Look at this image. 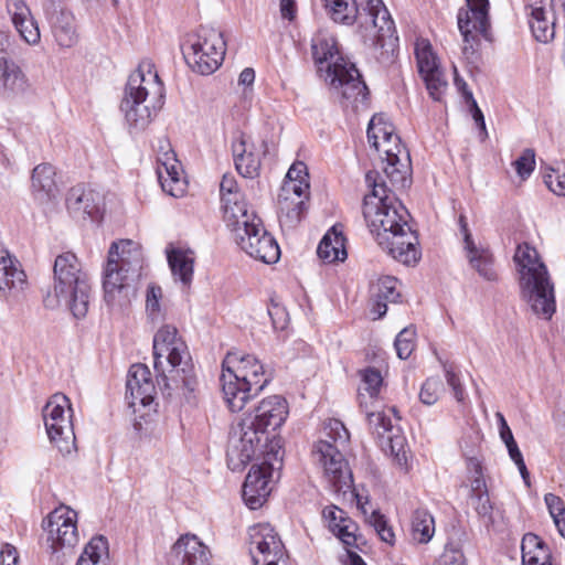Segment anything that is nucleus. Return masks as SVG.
I'll use <instances>...</instances> for the list:
<instances>
[{"label": "nucleus", "mask_w": 565, "mask_h": 565, "mask_svg": "<svg viewBox=\"0 0 565 565\" xmlns=\"http://www.w3.org/2000/svg\"><path fill=\"white\" fill-rule=\"evenodd\" d=\"M327 81L337 89H340L342 97L347 100L363 102L367 95V87L361 79V74L354 64L344 58H338L329 66Z\"/></svg>", "instance_id": "aec40b11"}, {"label": "nucleus", "mask_w": 565, "mask_h": 565, "mask_svg": "<svg viewBox=\"0 0 565 565\" xmlns=\"http://www.w3.org/2000/svg\"><path fill=\"white\" fill-rule=\"evenodd\" d=\"M269 381L270 375L253 354L228 352L222 362L220 382L224 399L232 412H241Z\"/></svg>", "instance_id": "39448f33"}, {"label": "nucleus", "mask_w": 565, "mask_h": 565, "mask_svg": "<svg viewBox=\"0 0 565 565\" xmlns=\"http://www.w3.org/2000/svg\"><path fill=\"white\" fill-rule=\"evenodd\" d=\"M150 93L162 98L163 84L154 64L150 60H145L129 75L120 103V110L124 113L130 132L142 131L151 122L156 108L147 104V97Z\"/></svg>", "instance_id": "6e6552de"}, {"label": "nucleus", "mask_w": 565, "mask_h": 565, "mask_svg": "<svg viewBox=\"0 0 565 565\" xmlns=\"http://www.w3.org/2000/svg\"><path fill=\"white\" fill-rule=\"evenodd\" d=\"M279 221L282 226L295 228L301 221L307 204L305 200H295L291 195L279 194Z\"/></svg>", "instance_id": "e433bc0d"}, {"label": "nucleus", "mask_w": 565, "mask_h": 565, "mask_svg": "<svg viewBox=\"0 0 565 565\" xmlns=\"http://www.w3.org/2000/svg\"><path fill=\"white\" fill-rule=\"evenodd\" d=\"M71 412L70 399L62 393L51 396L42 411L47 436L61 451H70L75 440Z\"/></svg>", "instance_id": "9b49d317"}, {"label": "nucleus", "mask_w": 565, "mask_h": 565, "mask_svg": "<svg viewBox=\"0 0 565 565\" xmlns=\"http://www.w3.org/2000/svg\"><path fill=\"white\" fill-rule=\"evenodd\" d=\"M222 204L224 222L233 233L250 225V223H255L256 220H260L254 212L248 211L243 195H241V199L233 200L232 203L222 202Z\"/></svg>", "instance_id": "2f4dec72"}, {"label": "nucleus", "mask_w": 565, "mask_h": 565, "mask_svg": "<svg viewBox=\"0 0 565 565\" xmlns=\"http://www.w3.org/2000/svg\"><path fill=\"white\" fill-rule=\"evenodd\" d=\"M445 377L448 385L452 388L454 396L457 402L461 403L465 401V390L460 383L458 375L455 373L451 366H444Z\"/></svg>", "instance_id": "052dcab7"}, {"label": "nucleus", "mask_w": 565, "mask_h": 565, "mask_svg": "<svg viewBox=\"0 0 565 565\" xmlns=\"http://www.w3.org/2000/svg\"><path fill=\"white\" fill-rule=\"evenodd\" d=\"M544 500L552 519L565 513V503L558 495L547 493Z\"/></svg>", "instance_id": "69168bd1"}, {"label": "nucleus", "mask_w": 565, "mask_h": 565, "mask_svg": "<svg viewBox=\"0 0 565 565\" xmlns=\"http://www.w3.org/2000/svg\"><path fill=\"white\" fill-rule=\"evenodd\" d=\"M399 296L395 277L384 276L380 278L373 286L372 291V311L376 315V318H382L387 311V302H397Z\"/></svg>", "instance_id": "7c9ffc66"}, {"label": "nucleus", "mask_w": 565, "mask_h": 565, "mask_svg": "<svg viewBox=\"0 0 565 565\" xmlns=\"http://www.w3.org/2000/svg\"><path fill=\"white\" fill-rule=\"evenodd\" d=\"M472 504L479 516L483 519H491L492 505L488 492H481L471 495Z\"/></svg>", "instance_id": "bf43d9fd"}, {"label": "nucleus", "mask_w": 565, "mask_h": 565, "mask_svg": "<svg viewBox=\"0 0 565 565\" xmlns=\"http://www.w3.org/2000/svg\"><path fill=\"white\" fill-rule=\"evenodd\" d=\"M380 179L377 171H369L365 174V182L372 188V193L364 196L363 203L364 218L376 241L379 234L383 232L391 233L408 225L409 217L405 206L387 193L385 183Z\"/></svg>", "instance_id": "1a4fd4ad"}, {"label": "nucleus", "mask_w": 565, "mask_h": 565, "mask_svg": "<svg viewBox=\"0 0 565 565\" xmlns=\"http://www.w3.org/2000/svg\"><path fill=\"white\" fill-rule=\"evenodd\" d=\"M315 461L323 469V475L335 492L345 493L353 487V476L344 456L328 440H319L312 449Z\"/></svg>", "instance_id": "f8f14e48"}, {"label": "nucleus", "mask_w": 565, "mask_h": 565, "mask_svg": "<svg viewBox=\"0 0 565 565\" xmlns=\"http://www.w3.org/2000/svg\"><path fill=\"white\" fill-rule=\"evenodd\" d=\"M287 401L273 395L264 398L253 413L247 414L232 426L227 441V466L232 471H241L257 455L268 448V433L276 430L288 416Z\"/></svg>", "instance_id": "f257e3e1"}, {"label": "nucleus", "mask_w": 565, "mask_h": 565, "mask_svg": "<svg viewBox=\"0 0 565 565\" xmlns=\"http://www.w3.org/2000/svg\"><path fill=\"white\" fill-rule=\"evenodd\" d=\"M181 172V164L170 145L168 142L161 145L158 152L157 174L162 190L174 198L181 196L184 192Z\"/></svg>", "instance_id": "412c9836"}, {"label": "nucleus", "mask_w": 565, "mask_h": 565, "mask_svg": "<svg viewBox=\"0 0 565 565\" xmlns=\"http://www.w3.org/2000/svg\"><path fill=\"white\" fill-rule=\"evenodd\" d=\"M53 33L60 46H73L77 42L74 18L71 14L61 13L53 26Z\"/></svg>", "instance_id": "79ce46f5"}, {"label": "nucleus", "mask_w": 565, "mask_h": 565, "mask_svg": "<svg viewBox=\"0 0 565 565\" xmlns=\"http://www.w3.org/2000/svg\"><path fill=\"white\" fill-rule=\"evenodd\" d=\"M397 136L394 134V127L383 115H374L367 127V140L372 147H379L381 141Z\"/></svg>", "instance_id": "37998d69"}, {"label": "nucleus", "mask_w": 565, "mask_h": 565, "mask_svg": "<svg viewBox=\"0 0 565 565\" xmlns=\"http://www.w3.org/2000/svg\"><path fill=\"white\" fill-rule=\"evenodd\" d=\"M235 168L244 178H256L260 170V159L253 150H249L243 158L237 160Z\"/></svg>", "instance_id": "8fccbe9b"}, {"label": "nucleus", "mask_w": 565, "mask_h": 565, "mask_svg": "<svg viewBox=\"0 0 565 565\" xmlns=\"http://www.w3.org/2000/svg\"><path fill=\"white\" fill-rule=\"evenodd\" d=\"M415 332L412 329L405 328L397 335L394 341V347L397 356L406 360L411 356L415 348Z\"/></svg>", "instance_id": "09e8293b"}, {"label": "nucleus", "mask_w": 565, "mask_h": 565, "mask_svg": "<svg viewBox=\"0 0 565 565\" xmlns=\"http://www.w3.org/2000/svg\"><path fill=\"white\" fill-rule=\"evenodd\" d=\"M367 522L374 527L380 539L393 545L395 542V534L392 526L388 525L386 518L379 511L373 510L367 516Z\"/></svg>", "instance_id": "de8ad7c7"}, {"label": "nucleus", "mask_w": 565, "mask_h": 565, "mask_svg": "<svg viewBox=\"0 0 565 565\" xmlns=\"http://www.w3.org/2000/svg\"><path fill=\"white\" fill-rule=\"evenodd\" d=\"M153 366L168 390H180L188 403L195 401L198 379L185 342L175 327L162 326L153 337Z\"/></svg>", "instance_id": "7ed1b4c3"}, {"label": "nucleus", "mask_w": 565, "mask_h": 565, "mask_svg": "<svg viewBox=\"0 0 565 565\" xmlns=\"http://www.w3.org/2000/svg\"><path fill=\"white\" fill-rule=\"evenodd\" d=\"M225 41L221 31L201 26L183 47L188 65L196 73L210 75L221 65L225 54Z\"/></svg>", "instance_id": "9d476101"}, {"label": "nucleus", "mask_w": 565, "mask_h": 565, "mask_svg": "<svg viewBox=\"0 0 565 565\" xmlns=\"http://www.w3.org/2000/svg\"><path fill=\"white\" fill-rule=\"evenodd\" d=\"M364 409L366 413L369 428L371 433L379 439H384L386 435L393 431L391 418L387 417L383 412H369L367 407Z\"/></svg>", "instance_id": "49530a36"}, {"label": "nucleus", "mask_w": 565, "mask_h": 565, "mask_svg": "<svg viewBox=\"0 0 565 565\" xmlns=\"http://www.w3.org/2000/svg\"><path fill=\"white\" fill-rule=\"evenodd\" d=\"M17 263L7 249L0 248V290L22 289L26 276Z\"/></svg>", "instance_id": "c9c22d12"}, {"label": "nucleus", "mask_w": 565, "mask_h": 565, "mask_svg": "<svg viewBox=\"0 0 565 565\" xmlns=\"http://www.w3.org/2000/svg\"><path fill=\"white\" fill-rule=\"evenodd\" d=\"M126 387L129 406L134 407L137 403L149 406L153 402L156 386L147 365L138 363L130 366Z\"/></svg>", "instance_id": "4be33fe9"}, {"label": "nucleus", "mask_w": 565, "mask_h": 565, "mask_svg": "<svg viewBox=\"0 0 565 565\" xmlns=\"http://www.w3.org/2000/svg\"><path fill=\"white\" fill-rule=\"evenodd\" d=\"M463 249L470 266L480 277L488 281L497 280L498 275L493 268V256L488 248L478 246L473 239H469L467 236Z\"/></svg>", "instance_id": "c756f323"}, {"label": "nucleus", "mask_w": 565, "mask_h": 565, "mask_svg": "<svg viewBox=\"0 0 565 565\" xmlns=\"http://www.w3.org/2000/svg\"><path fill=\"white\" fill-rule=\"evenodd\" d=\"M250 149L248 146L247 139L244 134H239V136L232 143V151L234 157L235 166L237 164V160L243 158L245 153H247Z\"/></svg>", "instance_id": "338daca9"}, {"label": "nucleus", "mask_w": 565, "mask_h": 565, "mask_svg": "<svg viewBox=\"0 0 565 565\" xmlns=\"http://www.w3.org/2000/svg\"><path fill=\"white\" fill-rule=\"evenodd\" d=\"M311 50L316 64H327V72L329 71V66L337 62L338 58H343L339 53L337 41L332 36L315 38L312 40Z\"/></svg>", "instance_id": "4c0bfd02"}, {"label": "nucleus", "mask_w": 565, "mask_h": 565, "mask_svg": "<svg viewBox=\"0 0 565 565\" xmlns=\"http://www.w3.org/2000/svg\"><path fill=\"white\" fill-rule=\"evenodd\" d=\"M558 20H561L559 8L551 9V11L536 8L534 12H530L529 24L536 41L551 42L555 36V24Z\"/></svg>", "instance_id": "c85d7f7f"}, {"label": "nucleus", "mask_w": 565, "mask_h": 565, "mask_svg": "<svg viewBox=\"0 0 565 565\" xmlns=\"http://www.w3.org/2000/svg\"><path fill=\"white\" fill-rule=\"evenodd\" d=\"M276 445L277 443L275 445L271 443L270 450H264V454L267 456L265 461L260 466H253L245 478L243 499L246 505L252 510L260 508L270 493L269 476L273 469L270 459L271 457L277 459L279 452L278 450L274 451Z\"/></svg>", "instance_id": "a211bd4d"}, {"label": "nucleus", "mask_w": 565, "mask_h": 565, "mask_svg": "<svg viewBox=\"0 0 565 565\" xmlns=\"http://www.w3.org/2000/svg\"><path fill=\"white\" fill-rule=\"evenodd\" d=\"M330 18L344 25L356 23L364 44L393 55L397 46L395 25L382 0H323Z\"/></svg>", "instance_id": "f03ea898"}, {"label": "nucleus", "mask_w": 565, "mask_h": 565, "mask_svg": "<svg viewBox=\"0 0 565 565\" xmlns=\"http://www.w3.org/2000/svg\"><path fill=\"white\" fill-rule=\"evenodd\" d=\"M374 149L384 154L386 167L384 172L390 179L392 184L406 188L411 184L409 171H411V158L406 148L401 143L398 136H394L391 139L381 141L379 147Z\"/></svg>", "instance_id": "6ab92c4d"}, {"label": "nucleus", "mask_w": 565, "mask_h": 565, "mask_svg": "<svg viewBox=\"0 0 565 565\" xmlns=\"http://www.w3.org/2000/svg\"><path fill=\"white\" fill-rule=\"evenodd\" d=\"M19 555L11 544H4L0 551V565H18Z\"/></svg>", "instance_id": "774afa93"}, {"label": "nucleus", "mask_w": 565, "mask_h": 565, "mask_svg": "<svg viewBox=\"0 0 565 565\" xmlns=\"http://www.w3.org/2000/svg\"><path fill=\"white\" fill-rule=\"evenodd\" d=\"M444 385L439 379L429 377L422 385L419 398L425 405H434L441 393Z\"/></svg>", "instance_id": "3c124183"}, {"label": "nucleus", "mask_w": 565, "mask_h": 565, "mask_svg": "<svg viewBox=\"0 0 565 565\" xmlns=\"http://www.w3.org/2000/svg\"><path fill=\"white\" fill-rule=\"evenodd\" d=\"M415 57L420 76L439 72L437 57L427 40H418L415 44Z\"/></svg>", "instance_id": "a19ab883"}, {"label": "nucleus", "mask_w": 565, "mask_h": 565, "mask_svg": "<svg viewBox=\"0 0 565 565\" xmlns=\"http://www.w3.org/2000/svg\"><path fill=\"white\" fill-rule=\"evenodd\" d=\"M249 552L254 565H276L285 555V546L275 529L268 523H259L248 531Z\"/></svg>", "instance_id": "dca6fc26"}, {"label": "nucleus", "mask_w": 565, "mask_h": 565, "mask_svg": "<svg viewBox=\"0 0 565 565\" xmlns=\"http://www.w3.org/2000/svg\"><path fill=\"white\" fill-rule=\"evenodd\" d=\"M435 565H466L462 552L452 546L447 545L445 551L436 561Z\"/></svg>", "instance_id": "4d7b16f0"}, {"label": "nucleus", "mask_w": 565, "mask_h": 565, "mask_svg": "<svg viewBox=\"0 0 565 565\" xmlns=\"http://www.w3.org/2000/svg\"><path fill=\"white\" fill-rule=\"evenodd\" d=\"M167 258L173 277L189 286L193 278L194 253L190 249L172 248L167 250Z\"/></svg>", "instance_id": "72a5a7b5"}, {"label": "nucleus", "mask_w": 565, "mask_h": 565, "mask_svg": "<svg viewBox=\"0 0 565 565\" xmlns=\"http://www.w3.org/2000/svg\"><path fill=\"white\" fill-rule=\"evenodd\" d=\"M544 180L552 192L565 196V172L552 170L544 177Z\"/></svg>", "instance_id": "13d9d810"}, {"label": "nucleus", "mask_w": 565, "mask_h": 565, "mask_svg": "<svg viewBox=\"0 0 565 565\" xmlns=\"http://www.w3.org/2000/svg\"><path fill=\"white\" fill-rule=\"evenodd\" d=\"M268 315L271 319L273 327L277 330H284L288 323V313L286 309L278 303H271L268 308Z\"/></svg>", "instance_id": "680f3d73"}, {"label": "nucleus", "mask_w": 565, "mask_h": 565, "mask_svg": "<svg viewBox=\"0 0 565 565\" xmlns=\"http://www.w3.org/2000/svg\"><path fill=\"white\" fill-rule=\"evenodd\" d=\"M381 447L385 452H388L396 463L406 468L407 465V455H406V439L398 431L390 433L384 437V439H380Z\"/></svg>", "instance_id": "c03bdc74"}, {"label": "nucleus", "mask_w": 565, "mask_h": 565, "mask_svg": "<svg viewBox=\"0 0 565 565\" xmlns=\"http://www.w3.org/2000/svg\"><path fill=\"white\" fill-rule=\"evenodd\" d=\"M322 516L328 522L330 531L347 546L356 545L358 525L348 513L337 505H328L322 510Z\"/></svg>", "instance_id": "a878e982"}, {"label": "nucleus", "mask_w": 565, "mask_h": 565, "mask_svg": "<svg viewBox=\"0 0 565 565\" xmlns=\"http://www.w3.org/2000/svg\"><path fill=\"white\" fill-rule=\"evenodd\" d=\"M161 297H162V291L159 286L150 285L148 287L147 295H146V308L150 315H154L159 311V308H160L159 301H160Z\"/></svg>", "instance_id": "e2e57ef3"}, {"label": "nucleus", "mask_w": 565, "mask_h": 565, "mask_svg": "<svg viewBox=\"0 0 565 565\" xmlns=\"http://www.w3.org/2000/svg\"><path fill=\"white\" fill-rule=\"evenodd\" d=\"M435 533V521L433 515L425 509H417L412 516L411 535L413 541L428 543Z\"/></svg>", "instance_id": "58836bf2"}, {"label": "nucleus", "mask_w": 565, "mask_h": 565, "mask_svg": "<svg viewBox=\"0 0 565 565\" xmlns=\"http://www.w3.org/2000/svg\"><path fill=\"white\" fill-rule=\"evenodd\" d=\"M341 225H333L320 241L317 254L324 263L343 262L348 257L345 249V237L340 230Z\"/></svg>", "instance_id": "cd10ccee"}, {"label": "nucleus", "mask_w": 565, "mask_h": 565, "mask_svg": "<svg viewBox=\"0 0 565 565\" xmlns=\"http://www.w3.org/2000/svg\"><path fill=\"white\" fill-rule=\"evenodd\" d=\"M513 259L520 274L522 298L534 313L550 319L555 312L554 286L537 250L527 243L520 244Z\"/></svg>", "instance_id": "0eeeda50"}, {"label": "nucleus", "mask_w": 565, "mask_h": 565, "mask_svg": "<svg viewBox=\"0 0 565 565\" xmlns=\"http://www.w3.org/2000/svg\"><path fill=\"white\" fill-rule=\"evenodd\" d=\"M481 440L482 435L480 430L476 428H470L468 431H466L460 440L462 455L470 461L473 467L478 468H480V463L477 456Z\"/></svg>", "instance_id": "a18cd8bd"}, {"label": "nucleus", "mask_w": 565, "mask_h": 565, "mask_svg": "<svg viewBox=\"0 0 565 565\" xmlns=\"http://www.w3.org/2000/svg\"><path fill=\"white\" fill-rule=\"evenodd\" d=\"M142 266L143 254L138 243L121 239L110 245L103 273L104 298L108 306L124 307L129 303Z\"/></svg>", "instance_id": "20e7f679"}, {"label": "nucleus", "mask_w": 565, "mask_h": 565, "mask_svg": "<svg viewBox=\"0 0 565 565\" xmlns=\"http://www.w3.org/2000/svg\"><path fill=\"white\" fill-rule=\"evenodd\" d=\"M28 81L21 67L11 58L0 57V88L8 94L25 90Z\"/></svg>", "instance_id": "473e14b6"}, {"label": "nucleus", "mask_w": 565, "mask_h": 565, "mask_svg": "<svg viewBox=\"0 0 565 565\" xmlns=\"http://www.w3.org/2000/svg\"><path fill=\"white\" fill-rule=\"evenodd\" d=\"M102 204L103 198L98 192L81 185L72 188L66 198L68 212L78 218L97 217L100 213Z\"/></svg>", "instance_id": "5701e85b"}, {"label": "nucleus", "mask_w": 565, "mask_h": 565, "mask_svg": "<svg viewBox=\"0 0 565 565\" xmlns=\"http://www.w3.org/2000/svg\"><path fill=\"white\" fill-rule=\"evenodd\" d=\"M171 554L180 565H209L211 552L194 534H185L173 544Z\"/></svg>", "instance_id": "393cba45"}, {"label": "nucleus", "mask_w": 565, "mask_h": 565, "mask_svg": "<svg viewBox=\"0 0 565 565\" xmlns=\"http://www.w3.org/2000/svg\"><path fill=\"white\" fill-rule=\"evenodd\" d=\"M235 241L246 254L265 264H274L280 257L276 239L265 230L262 220L234 233Z\"/></svg>", "instance_id": "4468645a"}, {"label": "nucleus", "mask_w": 565, "mask_h": 565, "mask_svg": "<svg viewBox=\"0 0 565 565\" xmlns=\"http://www.w3.org/2000/svg\"><path fill=\"white\" fill-rule=\"evenodd\" d=\"M307 189L308 183H305V181L286 182L280 194L291 195L295 200H305L307 199V195H305Z\"/></svg>", "instance_id": "0e129e2a"}, {"label": "nucleus", "mask_w": 565, "mask_h": 565, "mask_svg": "<svg viewBox=\"0 0 565 565\" xmlns=\"http://www.w3.org/2000/svg\"><path fill=\"white\" fill-rule=\"evenodd\" d=\"M77 513L65 507L52 511L43 521L47 533V542L53 553L63 548H72L78 542L76 526Z\"/></svg>", "instance_id": "2eb2a0df"}, {"label": "nucleus", "mask_w": 565, "mask_h": 565, "mask_svg": "<svg viewBox=\"0 0 565 565\" xmlns=\"http://www.w3.org/2000/svg\"><path fill=\"white\" fill-rule=\"evenodd\" d=\"M107 541L103 536L94 537L86 545L83 555L97 561L98 565H102V557L107 554Z\"/></svg>", "instance_id": "6e6d98bb"}, {"label": "nucleus", "mask_w": 565, "mask_h": 565, "mask_svg": "<svg viewBox=\"0 0 565 565\" xmlns=\"http://www.w3.org/2000/svg\"><path fill=\"white\" fill-rule=\"evenodd\" d=\"M359 373L361 376V387L359 393L360 407L366 408L367 403L364 399L365 393L369 395L371 399L377 398L380 391L383 386V376L377 369L372 366L363 369Z\"/></svg>", "instance_id": "ea45409f"}, {"label": "nucleus", "mask_w": 565, "mask_h": 565, "mask_svg": "<svg viewBox=\"0 0 565 565\" xmlns=\"http://www.w3.org/2000/svg\"><path fill=\"white\" fill-rule=\"evenodd\" d=\"M489 6V0H466V8L458 11V28L465 42L462 49L465 55L476 52L473 45L476 34L490 39Z\"/></svg>", "instance_id": "ddd939ff"}, {"label": "nucleus", "mask_w": 565, "mask_h": 565, "mask_svg": "<svg viewBox=\"0 0 565 565\" xmlns=\"http://www.w3.org/2000/svg\"><path fill=\"white\" fill-rule=\"evenodd\" d=\"M426 88L434 100H440L447 88V82L443 78L441 71L422 76Z\"/></svg>", "instance_id": "864d4df0"}, {"label": "nucleus", "mask_w": 565, "mask_h": 565, "mask_svg": "<svg viewBox=\"0 0 565 565\" xmlns=\"http://www.w3.org/2000/svg\"><path fill=\"white\" fill-rule=\"evenodd\" d=\"M221 201L232 203L241 199L242 193L237 189V182L231 174H224L220 184Z\"/></svg>", "instance_id": "5fc2aeb1"}, {"label": "nucleus", "mask_w": 565, "mask_h": 565, "mask_svg": "<svg viewBox=\"0 0 565 565\" xmlns=\"http://www.w3.org/2000/svg\"><path fill=\"white\" fill-rule=\"evenodd\" d=\"M521 551L522 565H552L548 546L533 533L523 536Z\"/></svg>", "instance_id": "f704fd0d"}, {"label": "nucleus", "mask_w": 565, "mask_h": 565, "mask_svg": "<svg viewBox=\"0 0 565 565\" xmlns=\"http://www.w3.org/2000/svg\"><path fill=\"white\" fill-rule=\"evenodd\" d=\"M376 242L392 258L404 265H415L420 258L418 237L409 224L391 233L379 234Z\"/></svg>", "instance_id": "f3484780"}, {"label": "nucleus", "mask_w": 565, "mask_h": 565, "mask_svg": "<svg viewBox=\"0 0 565 565\" xmlns=\"http://www.w3.org/2000/svg\"><path fill=\"white\" fill-rule=\"evenodd\" d=\"M513 166L521 179L529 178L535 168V151L531 148L524 149Z\"/></svg>", "instance_id": "603ef678"}, {"label": "nucleus", "mask_w": 565, "mask_h": 565, "mask_svg": "<svg viewBox=\"0 0 565 565\" xmlns=\"http://www.w3.org/2000/svg\"><path fill=\"white\" fill-rule=\"evenodd\" d=\"M7 10L20 38L29 45H35L41 40L39 25L31 10L23 0H8Z\"/></svg>", "instance_id": "b1692460"}, {"label": "nucleus", "mask_w": 565, "mask_h": 565, "mask_svg": "<svg viewBox=\"0 0 565 565\" xmlns=\"http://www.w3.org/2000/svg\"><path fill=\"white\" fill-rule=\"evenodd\" d=\"M55 169L50 163L38 164L31 175V190L35 200L41 203L53 200L58 192L55 181Z\"/></svg>", "instance_id": "bb28decb"}, {"label": "nucleus", "mask_w": 565, "mask_h": 565, "mask_svg": "<svg viewBox=\"0 0 565 565\" xmlns=\"http://www.w3.org/2000/svg\"><path fill=\"white\" fill-rule=\"evenodd\" d=\"M53 273V294L44 298V306L54 309L64 301L74 318H85L89 308L90 286L76 255L71 252L58 255Z\"/></svg>", "instance_id": "423d86ee"}]
</instances>
